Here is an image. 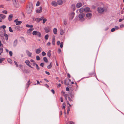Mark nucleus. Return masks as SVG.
<instances>
[{
	"label": "nucleus",
	"instance_id": "f8f14e48",
	"mask_svg": "<svg viewBox=\"0 0 124 124\" xmlns=\"http://www.w3.org/2000/svg\"><path fill=\"white\" fill-rule=\"evenodd\" d=\"M51 4L52 6L54 7L58 5V3L57 2L54 1L52 2Z\"/></svg>",
	"mask_w": 124,
	"mask_h": 124
},
{
	"label": "nucleus",
	"instance_id": "2f4dec72",
	"mask_svg": "<svg viewBox=\"0 0 124 124\" xmlns=\"http://www.w3.org/2000/svg\"><path fill=\"white\" fill-rule=\"evenodd\" d=\"M51 64H52V62H51L50 64V65L48 66H47V68L48 69H50L52 67V65H51Z\"/></svg>",
	"mask_w": 124,
	"mask_h": 124
},
{
	"label": "nucleus",
	"instance_id": "c9c22d12",
	"mask_svg": "<svg viewBox=\"0 0 124 124\" xmlns=\"http://www.w3.org/2000/svg\"><path fill=\"white\" fill-rule=\"evenodd\" d=\"M3 52V48L2 47H0V55L1 54V53Z\"/></svg>",
	"mask_w": 124,
	"mask_h": 124
},
{
	"label": "nucleus",
	"instance_id": "cd10ccee",
	"mask_svg": "<svg viewBox=\"0 0 124 124\" xmlns=\"http://www.w3.org/2000/svg\"><path fill=\"white\" fill-rule=\"evenodd\" d=\"M63 23L65 25H66L67 23V19H65L63 21Z\"/></svg>",
	"mask_w": 124,
	"mask_h": 124
},
{
	"label": "nucleus",
	"instance_id": "423d86ee",
	"mask_svg": "<svg viewBox=\"0 0 124 124\" xmlns=\"http://www.w3.org/2000/svg\"><path fill=\"white\" fill-rule=\"evenodd\" d=\"M18 20V19H17L14 20V22L16 23V25H19L22 23V22L20 21H17Z\"/></svg>",
	"mask_w": 124,
	"mask_h": 124
},
{
	"label": "nucleus",
	"instance_id": "c85d7f7f",
	"mask_svg": "<svg viewBox=\"0 0 124 124\" xmlns=\"http://www.w3.org/2000/svg\"><path fill=\"white\" fill-rule=\"evenodd\" d=\"M38 31H34L32 32V34L34 35H37Z\"/></svg>",
	"mask_w": 124,
	"mask_h": 124
},
{
	"label": "nucleus",
	"instance_id": "338daca9",
	"mask_svg": "<svg viewBox=\"0 0 124 124\" xmlns=\"http://www.w3.org/2000/svg\"><path fill=\"white\" fill-rule=\"evenodd\" d=\"M30 80H29L28 81L27 83V85H28V87L29 86V85H30L31 83H30Z\"/></svg>",
	"mask_w": 124,
	"mask_h": 124
},
{
	"label": "nucleus",
	"instance_id": "13d9d810",
	"mask_svg": "<svg viewBox=\"0 0 124 124\" xmlns=\"http://www.w3.org/2000/svg\"><path fill=\"white\" fill-rule=\"evenodd\" d=\"M19 67L20 69H22L23 68V66L22 65H19Z\"/></svg>",
	"mask_w": 124,
	"mask_h": 124
},
{
	"label": "nucleus",
	"instance_id": "c03bdc74",
	"mask_svg": "<svg viewBox=\"0 0 124 124\" xmlns=\"http://www.w3.org/2000/svg\"><path fill=\"white\" fill-rule=\"evenodd\" d=\"M65 103L64 102L62 104L63 108L64 109L65 107Z\"/></svg>",
	"mask_w": 124,
	"mask_h": 124
},
{
	"label": "nucleus",
	"instance_id": "20e7f679",
	"mask_svg": "<svg viewBox=\"0 0 124 124\" xmlns=\"http://www.w3.org/2000/svg\"><path fill=\"white\" fill-rule=\"evenodd\" d=\"M85 11V10L84 9V8H81L79 9H78L77 11L76 12L77 13H82L83 12Z\"/></svg>",
	"mask_w": 124,
	"mask_h": 124
},
{
	"label": "nucleus",
	"instance_id": "6ab92c4d",
	"mask_svg": "<svg viewBox=\"0 0 124 124\" xmlns=\"http://www.w3.org/2000/svg\"><path fill=\"white\" fill-rule=\"evenodd\" d=\"M82 6V4L81 3H78L77 4L76 6L77 8H79L81 7Z\"/></svg>",
	"mask_w": 124,
	"mask_h": 124
},
{
	"label": "nucleus",
	"instance_id": "a211bd4d",
	"mask_svg": "<svg viewBox=\"0 0 124 124\" xmlns=\"http://www.w3.org/2000/svg\"><path fill=\"white\" fill-rule=\"evenodd\" d=\"M26 53L28 56L29 57H31V56L32 53L28 50L26 51Z\"/></svg>",
	"mask_w": 124,
	"mask_h": 124
},
{
	"label": "nucleus",
	"instance_id": "ea45409f",
	"mask_svg": "<svg viewBox=\"0 0 124 124\" xmlns=\"http://www.w3.org/2000/svg\"><path fill=\"white\" fill-rule=\"evenodd\" d=\"M1 28L3 29L4 30V31H5V29L6 27V26L5 25H3L1 27Z\"/></svg>",
	"mask_w": 124,
	"mask_h": 124
},
{
	"label": "nucleus",
	"instance_id": "f704fd0d",
	"mask_svg": "<svg viewBox=\"0 0 124 124\" xmlns=\"http://www.w3.org/2000/svg\"><path fill=\"white\" fill-rule=\"evenodd\" d=\"M60 31V34L61 35H63L64 33V31L62 29H61Z\"/></svg>",
	"mask_w": 124,
	"mask_h": 124
},
{
	"label": "nucleus",
	"instance_id": "a19ab883",
	"mask_svg": "<svg viewBox=\"0 0 124 124\" xmlns=\"http://www.w3.org/2000/svg\"><path fill=\"white\" fill-rule=\"evenodd\" d=\"M8 61L10 63H12V61L11 60L10 58L8 59Z\"/></svg>",
	"mask_w": 124,
	"mask_h": 124
},
{
	"label": "nucleus",
	"instance_id": "09e8293b",
	"mask_svg": "<svg viewBox=\"0 0 124 124\" xmlns=\"http://www.w3.org/2000/svg\"><path fill=\"white\" fill-rule=\"evenodd\" d=\"M36 68L38 70H39L40 69V68L37 64H36Z\"/></svg>",
	"mask_w": 124,
	"mask_h": 124
},
{
	"label": "nucleus",
	"instance_id": "49530a36",
	"mask_svg": "<svg viewBox=\"0 0 124 124\" xmlns=\"http://www.w3.org/2000/svg\"><path fill=\"white\" fill-rule=\"evenodd\" d=\"M46 53L44 51L42 53V55L43 56L46 55Z\"/></svg>",
	"mask_w": 124,
	"mask_h": 124
},
{
	"label": "nucleus",
	"instance_id": "9b49d317",
	"mask_svg": "<svg viewBox=\"0 0 124 124\" xmlns=\"http://www.w3.org/2000/svg\"><path fill=\"white\" fill-rule=\"evenodd\" d=\"M25 62L26 64V65L29 67L33 68V67H32L29 64V63H30V62L29 60H26L25 61Z\"/></svg>",
	"mask_w": 124,
	"mask_h": 124
},
{
	"label": "nucleus",
	"instance_id": "72a5a7b5",
	"mask_svg": "<svg viewBox=\"0 0 124 124\" xmlns=\"http://www.w3.org/2000/svg\"><path fill=\"white\" fill-rule=\"evenodd\" d=\"M44 17H40L39 19L37 18V19L38 20V21L39 22L40 21L42 20H43V19Z\"/></svg>",
	"mask_w": 124,
	"mask_h": 124
},
{
	"label": "nucleus",
	"instance_id": "864d4df0",
	"mask_svg": "<svg viewBox=\"0 0 124 124\" xmlns=\"http://www.w3.org/2000/svg\"><path fill=\"white\" fill-rule=\"evenodd\" d=\"M115 28H113L111 29V31L112 32H113L115 31Z\"/></svg>",
	"mask_w": 124,
	"mask_h": 124
},
{
	"label": "nucleus",
	"instance_id": "473e14b6",
	"mask_svg": "<svg viewBox=\"0 0 124 124\" xmlns=\"http://www.w3.org/2000/svg\"><path fill=\"white\" fill-rule=\"evenodd\" d=\"M55 39L53 38L52 41V44L53 45H54L55 44Z\"/></svg>",
	"mask_w": 124,
	"mask_h": 124
},
{
	"label": "nucleus",
	"instance_id": "3c124183",
	"mask_svg": "<svg viewBox=\"0 0 124 124\" xmlns=\"http://www.w3.org/2000/svg\"><path fill=\"white\" fill-rule=\"evenodd\" d=\"M63 43L62 42L60 43V47L61 48H62L63 47Z\"/></svg>",
	"mask_w": 124,
	"mask_h": 124
},
{
	"label": "nucleus",
	"instance_id": "e433bc0d",
	"mask_svg": "<svg viewBox=\"0 0 124 124\" xmlns=\"http://www.w3.org/2000/svg\"><path fill=\"white\" fill-rule=\"evenodd\" d=\"M49 36L48 34L46 35L45 36V38L46 40H47L48 39Z\"/></svg>",
	"mask_w": 124,
	"mask_h": 124
},
{
	"label": "nucleus",
	"instance_id": "37998d69",
	"mask_svg": "<svg viewBox=\"0 0 124 124\" xmlns=\"http://www.w3.org/2000/svg\"><path fill=\"white\" fill-rule=\"evenodd\" d=\"M71 93L72 94H70V96L71 98H73L74 97V93L72 92Z\"/></svg>",
	"mask_w": 124,
	"mask_h": 124
},
{
	"label": "nucleus",
	"instance_id": "aec40b11",
	"mask_svg": "<svg viewBox=\"0 0 124 124\" xmlns=\"http://www.w3.org/2000/svg\"><path fill=\"white\" fill-rule=\"evenodd\" d=\"M13 46L14 47L16 46L17 44V40L16 39L14 40L13 42Z\"/></svg>",
	"mask_w": 124,
	"mask_h": 124
},
{
	"label": "nucleus",
	"instance_id": "4c0bfd02",
	"mask_svg": "<svg viewBox=\"0 0 124 124\" xmlns=\"http://www.w3.org/2000/svg\"><path fill=\"white\" fill-rule=\"evenodd\" d=\"M26 26L27 27H31V28H32L33 27V26L32 25H29L28 24H27L26 25Z\"/></svg>",
	"mask_w": 124,
	"mask_h": 124
},
{
	"label": "nucleus",
	"instance_id": "f3484780",
	"mask_svg": "<svg viewBox=\"0 0 124 124\" xmlns=\"http://www.w3.org/2000/svg\"><path fill=\"white\" fill-rule=\"evenodd\" d=\"M57 3L59 5H62L63 4V1L62 0H58Z\"/></svg>",
	"mask_w": 124,
	"mask_h": 124
},
{
	"label": "nucleus",
	"instance_id": "4be33fe9",
	"mask_svg": "<svg viewBox=\"0 0 124 124\" xmlns=\"http://www.w3.org/2000/svg\"><path fill=\"white\" fill-rule=\"evenodd\" d=\"M84 9L85 10V12H88L90 11V8L88 7H86L85 8H84Z\"/></svg>",
	"mask_w": 124,
	"mask_h": 124
},
{
	"label": "nucleus",
	"instance_id": "58836bf2",
	"mask_svg": "<svg viewBox=\"0 0 124 124\" xmlns=\"http://www.w3.org/2000/svg\"><path fill=\"white\" fill-rule=\"evenodd\" d=\"M9 31L11 32H13V30H12V28L11 27H10L9 28Z\"/></svg>",
	"mask_w": 124,
	"mask_h": 124
},
{
	"label": "nucleus",
	"instance_id": "412c9836",
	"mask_svg": "<svg viewBox=\"0 0 124 124\" xmlns=\"http://www.w3.org/2000/svg\"><path fill=\"white\" fill-rule=\"evenodd\" d=\"M13 16V15L12 14L10 15L9 16L8 19L9 21H11L12 20Z\"/></svg>",
	"mask_w": 124,
	"mask_h": 124
},
{
	"label": "nucleus",
	"instance_id": "a18cd8bd",
	"mask_svg": "<svg viewBox=\"0 0 124 124\" xmlns=\"http://www.w3.org/2000/svg\"><path fill=\"white\" fill-rule=\"evenodd\" d=\"M68 99L69 100V101H72L73 100L71 99L69 96L68 97Z\"/></svg>",
	"mask_w": 124,
	"mask_h": 124
},
{
	"label": "nucleus",
	"instance_id": "bf43d9fd",
	"mask_svg": "<svg viewBox=\"0 0 124 124\" xmlns=\"http://www.w3.org/2000/svg\"><path fill=\"white\" fill-rule=\"evenodd\" d=\"M61 50L59 48L58 49V53L59 54H60V53H61Z\"/></svg>",
	"mask_w": 124,
	"mask_h": 124
},
{
	"label": "nucleus",
	"instance_id": "680f3d73",
	"mask_svg": "<svg viewBox=\"0 0 124 124\" xmlns=\"http://www.w3.org/2000/svg\"><path fill=\"white\" fill-rule=\"evenodd\" d=\"M44 85L47 88L49 87V86L47 84H45Z\"/></svg>",
	"mask_w": 124,
	"mask_h": 124
},
{
	"label": "nucleus",
	"instance_id": "c756f323",
	"mask_svg": "<svg viewBox=\"0 0 124 124\" xmlns=\"http://www.w3.org/2000/svg\"><path fill=\"white\" fill-rule=\"evenodd\" d=\"M44 61L45 62H48V60L47 59V58L46 57H45L43 58Z\"/></svg>",
	"mask_w": 124,
	"mask_h": 124
},
{
	"label": "nucleus",
	"instance_id": "603ef678",
	"mask_svg": "<svg viewBox=\"0 0 124 124\" xmlns=\"http://www.w3.org/2000/svg\"><path fill=\"white\" fill-rule=\"evenodd\" d=\"M2 12L5 14H7V12L6 10L3 11Z\"/></svg>",
	"mask_w": 124,
	"mask_h": 124
},
{
	"label": "nucleus",
	"instance_id": "f03ea898",
	"mask_svg": "<svg viewBox=\"0 0 124 124\" xmlns=\"http://www.w3.org/2000/svg\"><path fill=\"white\" fill-rule=\"evenodd\" d=\"M85 16V14L84 13H80L78 15V17L82 21H84L85 20L84 17Z\"/></svg>",
	"mask_w": 124,
	"mask_h": 124
},
{
	"label": "nucleus",
	"instance_id": "bb28decb",
	"mask_svg": "<svg viewBox=\"0 0 124 124\" xmlns=\"http://www.w3.org/2000/svg\"><path fill=\"white\" fill-rule=\"evenodd\" d=\"M47 55L50 58V57L51 56V51L50 50H49L48 52L47 53Z\"/></svg>",
	"mask_w": 124,
	"mask_h": 124
},
{
	"label": "nucleus",
	"instance_id": "774afa93",
	"mask_svg": "<svg viewBox=\"0 0 124 124\" xmlns=\"http://www.w3.org/2000/svg\"><path fill=\"white\" fill-rule=\"evenodd\" d=\"M39 1L36 4V6H39Z\"/></svg>",
	"mask_w": 124,
	"mask_h": 124
},
{
	"label": "nucleus",
	"instance_id": "052dcab7",
	"mask_svg": "<svg viewBox=\"0 0 124 124\" xmlns=\"http://www.w3.org/2000/svg\"><path fill=\"white\" fill-rule=\"evenodd\" d=\"M14 63H15V64L16 65V66L17 67L18 66V65L17 63V62L16 61H14Z\"/></svg>",
	"mask_w": 124,
	"mask_h": 124
},
{
	"label": "nucleus",
	"instance_id": "e2e57ef3",
	"mask_svg": "<svg viewBox=\"0 0 124 124\" xmlns=\"http://www.w3.org/2000/svg\"><path fill=\"white\" fill-rule=\"evenodd\" d=\"M115 29L116 30H118L119 29V28L118 26H116L115 27Z\"/></svg>",
	"mask_w": 124,
	"mask_h": 124
},
{
	"label": "nucleus",
	"instance_id": "4d7b16f0",
	"mask_svg": "<svg viewBox=\"0 0 124 124\" xmlns=\"http://www.w3.org/2000/svg\"><path fill=\"white\" fill-rule=\"evenodd\" d=\"M44 63H41L40 64V65L42 66V67H43L44 66Z\"/></svg>",
	"mask_w": 124,
	"mask_h": 124
},
{
	"label": "nucleus",
	"instance_id": "b1692460",
	"mask_svg": "<svg viewBox=\"0 0 124 124\" xmlns=\"http://www.w3.org/2000/svg\"><path fill=\"white\" fill-rule=\"evenodd\" d=\"M37 35L38 37H41V33L39 32L38 31L37 32V35Z\"/></svg>",
	"mask_w": 124,
	"mask_h": 124
},
{
	"label": "nucleus",
	"instance_id": "4468645a",
	"mask_svg": "<svg viewBox=\"0 0 124 124\" xmlns=\"http://www.w3.org/2000/svg\"><path fill=\"white\" fill-rule=\"evenodd\" d=\"M45 31L46 33L48 32L50 30V28L48 27H45L44 28Z\"/></svg>",
	"mask_w": 124,
	"mask_h": 124
},
{
	"label": "nucleus",
	"instance_id": "6e6d98bb",
	"mask_svg": "<svg viewBox=\"0 0 124 124\" xmlns=\"http://www.w3.org/2000/svg\"><path fill=\"white\" fill-rule=\"evenodd\" d=\"M74 93V92H73V90H72V89H70V94H72V93Z\"/></svg>",
	"mask_w": 124,
	"mask_h": 124
},
{
	"label": "nucleus",
	"instance_id": "dca6fc26",
	"mask_svg": "<svg viewBox=\"0 0 124 124\" xmlns=\"http://www.w3.org/2000/svg\"><path fill=\"white\" fill-rule=\"evenodd\" d=\"M5 17V16L3 14H0V20L4 19Z\"/></svg>",
	"mask_w": 124,
	"mask_h": 124
},
{
	"label": "nucleus",
	"instance_id": "7ed1b4c3",
	"mask_svg": "<svg viewBox=\"0 0 124 124\" xmlns=\"http://www.w3.org/2000/svg\"><path fill=\"white\" fill-rule=\"evenodd\" d=\"M105 10L104 7L103 8L101 7H99L98 8V11L99 13H102Z\"/></svg>",
	"mask_w": 124,
	"mask_h": 124
},
{
	"label": "nucleus",
	"instance_id": "8fccbe9b",
	"mask_svg": "<svg viewBox=\"0 0 124 124\" xmlns=\"http://www.w3.org/2000/svg\"><path fill=\"white\" fill-rule=\"evenodd\" d=\"M43 23H44L47 20L45 18L43 19Z\"/></svg>",
	"mask_w": 124,
	"mask_h": 124
},
{
	"label": "nucleus",
	"instance_id": "6e6552de",
	"mask_svg": "<svg viewBox=\"0 0 124 124\" xmlns=\"http://www.w3.org/2000/svg\"><path fill=\"white\" fill-rule=\"evenodd\" d=\"M42 10V8L41 7H39V9H37L36 10V12L38 13H39L41 12Z\"/></svg>",
	"mask_w": 124,
	"mask_h": 124
},
{
	"label": "nucleus",
	"instance_id": "9d476101",
	"mask_svg": "<svg viewBox=\"0 0 124 124\" xmlns=\"http://www.w3.org/2000/svg\"><path fill=\"white\" fill-rule=\"evenodd\" d=\"M13 4L15 7L17 8L18 6L17 5V0H13Z\"/></svg>",
	"mask_w": 124,
	"mask_h": 124
},
{
	"label": "nucleus",
	"instance_id": "ddd939ff",
	"mask_svg": "<svg viewBox=\"0 0 124 124\" xmlns=\"http://www.w3.org/2000/svg\"><path fill=\"white\" fill-rule=\"evenodd\" d=\"M22 27L18 26H16L15 27V28L16 30L17 31H21L22 30Z\"/></svg>",
	"mask_w": 124,
	"mask_h": 124
},
{
	"label": "nucleus",
	"instance_id": "5fc2aeb1",
	"mask_svg": "<svg viewBox=\"0 0 124 124\" xmlns=\"http://www.w3.org/2000/svg\"><path fill=\"white\" fill-rule=\"evenodd\" d=\"M4 60V58H1L0 59V63H2V61Z\"/></svg>",
	"mask_w": 124,
	"mask_h": 124
},
{
	"label": "nucleus",
	"instance_id": "69168bd1",
	"mask_svg": "<svg viewBox=\"0 0 124 124\" xmlns=\"http://www.w3.org/2000/svg\"><path fill=\"white\" fill-rule=\"evenodd\" d=\"M60 100L61 102H63V98L62 97H60Z\"/></svg>",
	"mask_w": 124,
	"mask_h": 124
},
{
	"label": "nucleus",
	"instance_id": "a878e982",
	"mask_svg": "<svg viewBox=\"0 0 124 124\" xmlns=\"http://www.w3.org/2000/svg\"><path fill=\"white\" fill-rule=\"evenodd\" d=\"M71 8L73 9L74 11L75 9V7L74 4H72L71 6Z\"/></svg>",
	"mask_w": 124,
	"mask_h": 124
},
{
	"label": "nucleus",
	"instance_id": "393cba45",
	"mask_svg": "<svg viewBox=\"0 0 124 124\" xmlns=\"http://www.w3.org/2000/svg\"><path fill=\"white\" fill-rule=\"evenodd\" d=\"M57 29L56 28H54L53 30V32L54 34H57Z\"/></svg>",
	"mask_w": 124,
	"mask_h": 124
},
{
	"label": "nucleus",
	"instance_id": "de8ad7c7",
	"mask_svg": "<svg viewBox=\"0 0 124 124\" xmlns=\"http://www.w3.org/2000/svg\"><path fill=\"white\" fill-rule=\"evenodd\" d=\"M9 54L10 56H12L13 53L11 51H9Z\"/></svg>",
	"mask_w": 124,
	"mask_h": 124
},
{
	"label": "nucleus",
	"instance_id": "39448f33",
	"mask_svg": "<svg viewBox=\"0 0 124 124\" xmlns=\"http://www.w3.org/2000/svg\"><path fill=\"white\" fill-rule=\"evenodd\" d=\"M33 30V28H30L27 31V34L29 35H30L31 34V32Z\"/></svg>",
	"mask_w": 124,
	"mask_h": 124
},
{
	"label": "nucleus",
	"instance_id": "79ce46f5",
	"mask_svg": "<svg viewBox=\"0 0 124 124\" xmlns=\"http://www.w3.org/2000/svg\"><path fill=\"white\" fill-rule=\"evenodd\" d=\"M36 60H40V58L39 56L37 55L36 56Z\"/></svg>",
	"mask_w": 124,
	"mask_h": 124
},
{
	"label": "nucleus",
	"instance_id": "5701e85b",
	"mask_svg": "<svg viewBox=\"0 0 124 124\" xmlns=\"http://www.w3.org/2000/svg\"><path fill=\"white\" fill-rule=\"evenodd\" d=\"M4 36L6 40H7L8 39V35L7 34L5 33H4Z\"/></svg>",
	"mask_w": 124,
	"mask_h": 124
},
{
	"label": "nucleus",
	"instance_id": "1a4fd4ad",
	"mask_svg": "<svg viewBox=\"0 0 124 124\" xmlns=\"http://www.w3.org/2000/svg\"><path fill=\"white\" fill-rule=\"evenodd\" d=\"M42 48L41 47H40L39 48L37 49L35 51L36 53L37 54H39L40 53L42 50Z\"/></svg>",
	"mask_w": 124,
	"mask_h": 124
},
{
	"label": "nucleus",
	"instance_id": "f257e3e1",
	"mask_svg": "<svg viewBox=\"0 0 124 124\" xmlns=\"http://www.w3.org/2000/svg\"><path fill=\"white\" fill-rule=\"evenodd\" d=\"M32 7V5L31 4L27 7L26 8V12L27 14H29L31 13Z\"/></svg>",
	"mask_w": 124,
	"mask_h": 124
},
{
	"label": "nucleus",
	"instance_id": "2eb2a0df",
	"mask_svg": "<svg viewBox=\"0 0 124 124\" xmlns=\"http://www.w3.org/2000/svg\"><path fill=\"white\" fill-rule=\"evenodd\" d=\"M92 14L90 13H87L86 15V17L88 18H90L92 16Z\"/></svg>",
	"mask_w": 124,
	"mask_h": 124
},
{
	"label": "nucleus",
	"instance_id": "0e129e2a",
	"mask_svg": "<svg viewBox=\"0 0 124 124\" xmlns=\"http://www.w3.org/2000/svg\"><path fill=\"white\" fill-rule=\"evenodd\" d=\"M3 46V45L2 44H1V41L0 40V46H1V47H2Z\"/></svg>",
	"mask_w": 124,
	"mask_h": 124
},
{
	"label": "nucleus",
	"instance_id": "0eeeda50",
	"mask_svg": "<svg viewBox=\"0 0 124 124\" xmlns=\"http://www.w3.org/2000/svg\"><path fill=\"white\" fill-rule=\"evenodd\" d=\"M75 14L74 12H72L70 14L69 18L71 20L72 19L74 16Z\"/></svg>",
	"mask_w": 124,
	"mask_h": 124
},
{
	"label": "nucleus",
	"instance_id": "7c9ffc66",
	"mask_svg": "<svg viewBox=\"0 0 124 124\" xmlns=\"http://www.w3.org/2000/svg\"><path fill=\"white\" fill-rule=\"evenodd\" d=\"M64 95L65 97V100L66 101H67V97L69 96L68 95V94H64Z\"/></svg>",
	"mask_w": 124,
	"mask_h": 124
}]
</instances>
